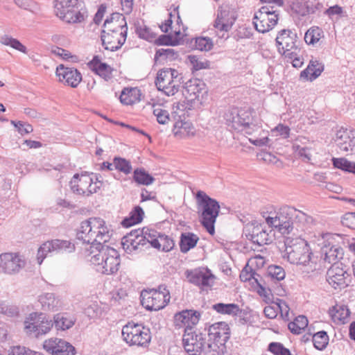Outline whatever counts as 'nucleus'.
<instances>
[{
  "mask_svg": "<svg viewBox=\"0 0 355 355\" xmlns=\"http://www.w3.org/2000/svg\"><path fill=\"white\" fill-rule=\"evenodd\" d=\"M178 55L173 49H159L155 53V59L156 61L168 62L176 59Z\"/></svg>",
  "mask_w": 355,
  "mask_h": 355,
  "instance_id": "nucleus-45",
  "label": "nucleus"
},
{
  "mask_svg": "<svg viewBox=\"0 0 355 355\" xmlns=\"http://www.w3.org/2000/svg\"><path fill=\"white\" fill-rule=\"evenodd\" d=\"M76 236L85 244V251L105 245L112 236V230L103 218L91 217L81 222Z\"/></svg>",
  "mask_w": 355,
  "mask_h": 355,
  "instance_id": "nucleus-2",
  "label": "nucleus"
},
{
  "mask_svg": "<svg viewBox=\"0 0 355 355\" xmlns=\"http://www.w3.org/2000/svg\"><path fill=\"white\" fill-rule=\"evenodd\" d=\"M187 60L192 69L198 71L203 69L209 67V62L202 58H199L197 55H190L187 58Z\"/></svg>",
  "mask_w": 355,
  "mask_h": 355,
  "instance_id": "nucleus-54",
  "label": "nucleus"
},
{
  "mask_svg": "<svg viewBox=\"0 0 355 355\" xmlns=\"http://www.w3.org/2000/svg\"><path fill=\"white\" fill-rule=\"evenodd\" d=\"M329 314L334 321L345 323L349 316L350 312L346 306L336 304L329 309Z\"/></svg>",
  "mask_w": 355,
  "mask_h": 355,
  "instance_id": "nucleus-38",
  "label": "nucleus"
},
{
  "mask_svg": "<svg viewBox=\"0 0 355 355\" xmlns=\"http://www.w3.org/2000/svg\"><path fill=\"white\" fill-rule=\"evenodd\" d=\"M279 14L273 7L262 6L255 12L253 17V24L255 29L261 33H266L272 30L277 24Z\"/></svg>",
  "mask_w": 355,
  "mask_h": 355,
  "instance_id": "nucleus-10",
  "label": "nucleus"
},
{
  "mask_svg": "<svg viewBox=\"0 0 355 355\" xmlns=\"http://www.w3.org/2000/svg\"><path fill=\"white\" fill-rule=\"evenodd\" d=\"M334 141L341 152H353L355 149V132L341 127L336 131Z\"/></svg>",
  "mask_w": 355,
  "mask_h": 355,
  "instance_id": "nucleus-19",
  "label": "nucleus"
},
{
  "mask_svg": "<svg viewBox=\"0 0 355 355\" xmlns=\"http://www.w3.org/2000/svg\"><path fill=\"white\" fill-rule=\"evenodd\" d=\"M9 355H43L41 352L31 350L25 347L14 346L9 352Z\"/></svg>",
  "mask_w": 355,
  "mask_h": 355,
  "instance_id": "nucleus-63",
  "label": "nucleus"
},
{
  "mask_svg": "<svg viewBox=\"0 0 355 355\" xmlns=\"http://www.w3.org/2000/svg\"><path fill=\"white\" fill-rule=\"evenodd\" d=\"M141 237L143 239L144 245L146 243H149L152 247L154 248V243L156 242L160 234L154 230L148 228H143L142 230H137Z\"/></svg>",
  "mask_w": 355,
  "mask_h": 355,
  "instance_id": "nucleus-46",
  "label": "nucleus"
},
{
  "mask_svg": "<svg viewBox=\"0 0 355 355\" xmlns=\"http://www.w3.org/2000/svg\"><path fill=\"white\" fill-rule=\"evenodd\" d=\"M140 91L137 88H124L120 96L123 104L132 105L139 101Z\"/></svg>",
  "mask_w": 355,
  "mask_h": 355,
  "instance_id": "nucleus-36",
  "label": "nucleus"
},
{
  "mask_svg": "<svg viewBox=\"0 0 355 355\" xmlns=\"http://www.w3.org/2000/svg\"><path fill=\"white\" fill-rule=\"evenodd\" d=\"M104 29L103 31L107 32H120L125 31L127 33L128 27L125 17L120 13L115 12L106 19L103 24Z\"/></svg>",
  "mask_w": 355,
  "mask_h": 355,
  "instance_id": "nucleus-28",
  "label": "nucleus"
},
{
  "mask_svg": "<svg viewBox=\"0 0 355 355\" xmlns=\"http://www.w3.org/2000/svg\"><path fill=\"white\" fill-rule=\"evenodd\" d=\"M322 37H324V32L322 28L318 26H313L306 32L304 41L307 44L315 45Z\"/></svg>",
  "mask_w": 355,
  "mask_h": 355,
  "instance_id": "nucleus-40",
  "label": "nucleus"
},
{
  "mask_svg": "<svg viewBox=\"0 0 355 355\" xmlns=\"http://www.w3.org/2000/svg\"><path fill=\"white\" fill-rule=\"evenodd\" d=\"M198 241V237L192 233L182 234L180 242V250L182 252L186 253L190 249L194 248Z\"/></svg>",
  "mask_w": 355,
  "mask_h": 355,
  "instance_id": "nucleus-39",
  "label": "nucleus"
},
{
  "mask_svg": "<svg viewBox=\"0 0 355 355\" xmlns=\"http://www.w3.org/2000/svg\"><path fill=\"white\" fill-rule=\"evenodd\" d=\"M141 304L148 310L159 311L164 308L170 301V293L164 285L158 289L143 291L141 293Z\"/></svg>",
  "mask_w": 355,
  "mask_h": 355,
  "instance_id": "nucleus-5",
  "label": "nucleus"
},
{
  "mask_svg": "<svg viewBox=\"0 0 355 355\" xmlns=\"http://www.w3.org/2000/svg\"><path fill=\"white\" fill-rule=\"evenodd\" d=\"M11 124H12L17 128L19 133L21 135L31 133L33 130V126L31 124L24 123L20 121H11Z\"/></svg>",
  "mask_w": 355,
  "mask_h": 355,
  "instance_id": "nucleus-64",
  "label": "nucleus"
},
{
  "mask_svg": "<svg viewBox=\"0 0 355 355\" xmlns=\"http://www.w3.org/2000/svg\"><path fill=\"white\" fill-rule=\"evenodd\" d=\"M123 340L130 345L146 347L150 342L149 329L134 322H128L122 329Z\"/></svg>",
  "mask_w": 355,
  "mask_h": 355,
  "instance_id": "nucleus-7",
  "label": "nucleus"
},
{
  "mask_svg": "<svg viewBox=\"0 0 355 355\" xmlns=\"http://www.w3.org/2000/svg\"><path fill=\"white\" fill-rule=\"evenodd\" d=\"M293 219L304 226L310 227L314 224V219L312 216L295 208Z\"/></svg>",
  "mask_w": 355,
  "mask_h": 355,
  "instance_id": "nucleus-56",
  "label": "nucleus"
},
{
  "mask_svg": "<svg viewBox=\"0 0 355 355\" xmlns=\"http://www.w3.org/2000/svg\"><path fill=\"white\" fill-rule=\"evenodd\" d=\"M239 109L232 108L225 114V119L227 125L238 131H242V123L239 121Z\"/></svg>",
  "mask_w": 355,
  "mask_h": 355,
  "instance_id": "nucleus-37",
  "label": "nucleus"
},
{
  "mask_svg": "<svg viewBox=\"0 0 355 355\" xmlns=\"http://www.w3.org/2000/svg\"><path fill=\"white\" fill-rule=\"evenodd\" d=\"M213 309L218 313L228 315H236L240 311L239 306L236 304L218 303L213 305Z\"/></svg>",
  "mask_w": 355,
  "mask_h": 355,
  "instance_id": "nucleus-47",
  "label": "nucleus"
},
{
  "mask_svg": "<svg viewBox=\"0 0 355 355\" xmlns=\"http://www.w3.org/2000/svg\"><path fill=\"white\" fill-rule=\"evenodd\" d=\"M185 275L188 281L197 286H209L214 283V276L205 268L187 270Z\"/></svg>",
  "mask_w": 355,
  "mask_h": 355,
  "instance_id": "nucleus-23",
  "label": "nucleus"
},
{
  "mask_svg": "<svg viewBox=\"0 0 355 355\" xmlns=\"http://www.w3.org/2000/svg\"><path fill=\"white\" fill-rule=\"evenodd\" d=\"M174 246L173 241L167 236L161 234L158 236L156 242L154 243V248L164 252H168Z\"/></svg>",
  "mask_w": 355,
  "mask_h": 355,
  "instance_id": "nucleus-49",
  "label": "nucleus"
},
{
  "mask_svg": "<svg viewBox=\"0 0 355 355\" xmlns=\"http://www.w3.org/2000/svg\"><path fill=\"white\" fill-rule=\"evenodd\" d=\"M54 324L58 330H66L70 329L75 322L73 318L61 313L56 314L54 318Z\"/></svg>",
  "mask_w": 355,
  "mask_h": 355,
  "instance_id": "nucleus-42",
  "label": "nucleus"
},
{
  "mask_svg": "<svg viewBox=\"0 0 355 355\" xmlns=\"http://www.w3.org/2000/svg\"><path fill=\"white\" fill-rule=\"evenodd\" d=\"M230 331L228 324L225 322L213 324L208 329V338L225 344L230 338Z\"/></svg>",
  "mask_w": 355,
  "mask_h": 355,
  "instance_id": "nucleus-25",
  "label": "nucleus"
},
{
  "mask_svg": "<svg viewBox=\"0 0 355 355\" xmlns=\"http://www.w3.org/2000/svg\"><path fill=\"white\" fill-rule=\"evenodd\" d=\"M143 239L140 236L138 230L132 231L130 234L122 239L123 249L128 254H132L139 249L140 245L144 246Z\"/></svg>",
  "mask_w": 355,
  "mask_h": 355,
  "instance_id": "nucleus-30",
  "label": "nucleus"
},
{
  "mask_svg": "<svg viewBox=\"0 0 355 355\" xmlns=\"http://www.w3.org/2000/svg\"><path fill=\"white\" fill-rule=\"evenodd\" d=\"M323 69V65L318 61L311 60L308 67L301 72L300 77L312 81L321 74Z\"/></svg>",
  "mask_w": 355,
  "mask_h": 355,
  "instance_id": "nucleus-34",
  "label": "nucleus"
},
{
  "mask_svg": "<svg viewBox=\"0 0 355 355\" xmlns=\"http://www.w3.org/2000/svg\"><path fill=\"white\" fill-rule=\"evenodd\" d=\"M185 351L190 355H197L202 352L205 338L201 333L197 334L192 328L184 329L182 338Z\"/></svg>",
  "mask_w": 355,
  "mask_h": 355,
  "instance_id": "nucleus-14",
  "label": "nucleus"
},
{
  "mask_svg": "<svg viewBox=\"0 0 355 355\" xmlns=\"http://www.w3.org/2000/svg\"><path fill=\"white\" fill-rule=\"evenodd\" d=\"M268 350L274 355H292L291 352L280 343H271L268 345Z\"/></svg>",
  "mask_w": 355,
  "mask_h": 355,
  "instance_id": "nucleus-60",
  "label": "nucleus"
},
{
  "mask_svg": "<svg viewBox=\"0 0 355 355\" xmlns=\"http://www.w3.org/2000/svg\"><path fill=\"white\" fill-rule=\"evenodd\" d=\"M153 113L157 119V121L160 124H166L170 121V116L168 112L164 109L161 105H153Z\"/></svg>",
  "mask_w": 355,
  "mask_h": 355,
  "instance_id": "nucleus-52",
  "label": "nucleus"
},
{
  "mask_svg": "<svg viewBox=\"0 0 355 355\" xmlns=\"http://www.w3.org/2000/svg\"><path fill=\"white\" fill-rule=\"evenodd\" d=\"M329 343V336L326 331H320L313 336V343L314 347L319 349H324Z\"/></svg>",
  "mask_w": 355,
  "mask_h": 355,
  "instance_id": "nucleus-53",
  "label": "nucleus"
},
{
  "mask_svg": "<svg viewBox=\"0 0 355 355\" xmlns=\"http://www.w3.org/2000/svg\"><path fill=\"white\" fill-rule=\"evenodd\" d=\"M55 15L67 23H80L84 20V15L80 12L78 5L73 9L57 11Z\"/></svg>",
  "mask_w": 355,
  "mask_h": 355,
  "instance_id": "nucleus-33",
  "label": "nucleus"
},
{
  "mask_svg": "<svg viewBox=\"0 0 355 355\" xmlns=\"http://www.w3.org/2000/svg\"><path fill=\"white\" fill-rule=\"evenodd\" d=\"M38 302L42 309L46 311H55L61 306L60 300L51 293H46L39 296Z\"/></svg>",
  "mask_w": 355,
  "mask_h": 355,
  "instance_id": "nucleus-31",
  "label": "nucleus"
},
{
  "mask_svg": "<svg viewBox=\"0 0 355 355\" xmlns=\"http://www.w3.org/2000/svg\"><path fill=\"white\" fill-rule=\"evenodd\" d=\"M244 232L249 240L259 245L268 244L270 240L266 226L257 222L247 224Z\"/></svg>",
  "mask_w": 355,
  "mask_h": 355,
  "instance_id": "nucleus-16",
  "label": "nucleus"
},
{
  "mask_svg": "<svg viewBox=\"0 0 355 355\" xmlns=\"http://www.w3.org/2000/svg\"><path fill=\"white\" fill-rule=\"evenodd\" d=\"M202 352L207 355H223L226 352V345L208 338L207 342L205 341Z\"/></svg>",
  "mask_w": 355,
  "mask_h": 355,
  "instance_id": "nucleus-35",
  "label": "nucleus"
},
{
  "mask_svg": "<svg viewBox=\"0 0 355 355\" xmlns=\"http://www.w3.org/2000/svg\"><path fill=\"white\" fill-rule=\"evenodd\" d=\"M144 212L143 209L137 206L130 213L129 217L125 218L121 222V224L125 227H129L135 224L139 223L144 216Z\"/></svg>",
  "mask_w": 355,
  "mask_h": 355,
  "instance_id": "nucleus-41",
  "label": "nucleus"
},
{
  "mask_svg": "<svg viewBox=\"0 0 355 355\" xmlns=\"http://www.w3.org/2000/svg\"><path fill=\"white\" fill-rule=\"evenodd\" d=\"M236 17L233 10L230 8L220 7L217 12L214 27L220 31H229L235 22Z\"/></svg>",
  "mask_w": 355,
  "mask_h": 355,
  "instance_id": "nucleus-21",
  "label": "nucleus"
},
{
  "mask_svg": "<svg viewBox=\"0 0 355 355\" xmlns=\"http://www.w3.org/2000/svg\"><path fill=\"white\" fill-rule=\"evenodd\" d=\"M314 1L308 0L306 2H296L293 4L292 9L301 16L313 13V6Z\"/></svg>",
  "mask_w": 355,
  "mask_h": 355,
  "instance_id": "nucleus-44",
  "label": "nucleus"
},
{
  "mask_svg": "<svg viewBox=\"0 0 355 355\" xmlns=\"http://www.w3.org/2000/svg\"><path fill=\"white\" fill-rule=\"evenodd\" d=\"M268 274L272 279L277 281L284 279L286 276V272L284 268L281 266L275 265H272L268 267Z\"/></svg>",
  "mask_w": 355,
  "mask_h": 355,
  "instance_id": "nucleus-59",
  "label": "nucleus"
},
{
  "mask_svg": "<svg viewBox=\"0 0 355 355\" xmlns=\"http://www.w3.org/2000/svg\"><path fill=\"white\" fill-rule=\"evenodd\" d=\"M178 71L171 68H166L159 71L155 81L156 86L159 91L167 96H173L180 88V78Z\"/></svg>",
  "mask_w": 355,
  "mask_h": 355,
  "instance_id": "nucleus-9",
  "label": "nucleus"
},
{
  "mask_svg": "<svg viewBox=\"0 0 355 355\" xmlns=\"http://www.w3.org/2000/svg\"><path fill=\"white\" fill-rule=\"evenodd\" d=\"M333 164L336 168L345 171L355 173V164L345 158H333Z\"/></svg>",
  "mask_w": 355,
  "mask_h": 355,
  "instance_id": "nucleus-55",
  "label": "nucleus"
},
{
  "mask_svg": "<svg viewBox=\"0 0 355 355\" xmlns=\"http://www.w3.org/2000/svg\"><path fill=\"white\" fill-rule=\"evenodd\" d=\"M43 348L52 355H75L76 349L69 343L58 338L46 340Z\"/></svg>",
  "mask_w": 355,
  "mask_h": 355,
  "instance_id": "nucleus-17",
  "label": "nucleus"
},
{
  "mask_svg": "<svg viewBox=\"0 0 355 355\" xmlns=\"http://www.w3.org/2000/svg\"><path fill=\"white\" fill-rule=\"evenodd\" d=\"M125 31H102L101 40L105 49L112 51H116L124 44L126 40Z\"/></svg>",
  "mask_w": 355,
  "mask_h": 355,
  "instance_id": "nucleus-24",
  "label": "nucleus"
},
{
  "mask_svg": "<svg viewBox=\"0 0 355 355\" xmlns=\"http://www.w3.org/2000/svg\"><path fill=\"white\" fill-rule=\"evenodd\" d=\"M26 261L16 253H3L0 254V273L15 274L25 266Z\"/></svg>",
  "mask_w": 355,
  "mask_h": 355,
  "instance_id": "nucleus-15",
  "label": "nucleus"
},
{
  "mask_svg": "<svg viewBox=\"0 0 355 355\" xmlns=\"http://www.w3.org/2000/svg\"><path fill=\"white\" fill-rule=\"evenodd\" d=\"M294 212L295 208L293 207H282L275 216H268L266 220L269 226L275 227L284 236H289L293 229L292 221Z\"/></svg>",
  "mask_w": 355,
  "mask_h": 355,
  "instance_id": "nucleus-8",
  "label": "nucleus"
},
{
  "mask_svg": "<svg viewBox=\"0 0 355 355\" xmlns=\"http://www.w3.org/2000/svg\"><path fill=\"white\" fill-rule=\"evenodd\" d=\"M93 62L94 69L98 75L105 80L111 78L112 69L108 64L101 62H96L95 60Z\"/></svg>",
  "mask_w": 355,
  "mask_h": 355,
  "instance_id": "nucleus-51",
  "label": "nucleus"
},
{
  "mask_svg": "<svg viewBox=\"0 0 355 355\" xmlns=\"http://www.w3.org/2000/svg\"><path fill=\"white\" fill-rule=\"evenodd\" d=\"M182 93L189 101H202L207 94L206 85L199 79H191L186 83Z\"/></svg>",
  "mask_w": 355,
  "mask_h": 355,
  "instance_id": "nucleus-20",
  "label": "nucleus"
},
{
  "mask_svg": "<svg viewBox=\"0 0 355 355\" xmlns=\"http://www.w3.org/2000/svg\"><path fill=\"white\" fill-rule=\"evenodd\" d=\"M0 42L3 45L10 46L12 48L24 53H27L26 47L24 45H23L18 40L7 35H4L1 37Z\"/></svg>",
  "mask_w": 355,
  "mask_h": 355,
  "instance_id": "nucleus-50",
  "label": "nucleus"
},
{
  "mask_svg": "<svg viewBox=\"0 0 355 355\" xmlns=\"http://www.w3.org/2000/svg\"><path fill=\"white\" fill-rule=\"evenodd\" d=\"M278 52L284 58H292L301 51L300 40L295 32L290 29L280 31L275 39Z\"/></svg>",
  "mask_w": 355,
  "mask_h": 355,
  "instance_id": "nucleus-6",
  "label": "nucleus"
},
{
  "mask_svg": "<svg viewBox=\"0 0 355 355\" xmlns=\"http://www.w3.org/2000/svg\"><path fill=\"white\" fill-rule=\"evenodd\" d=\"M0 313L9 317H14L18 315L19 308L4 301H0Z\"/></svg>",
  "mask_w": 355,
  "mask_h": 355,
  "instance_id": "nucleus-57",
  "label": "nucleus"
},
{
  "mask_svg": "<svg viewBox=\"0 0 355 355\" xmlns=\"http://www.w3.org/2000/svg\"><path fill=\"white\" fill-rule=\"evenodd\" d=\"M348 274L342 267V263H333L327 272L326 279L334 289H342L347 286L346 279Z\"/></svg>",
  "mask_w": 355,
  "mask_h": 355,
  "instance_id": "nucleus-18",
  "label": "nucleus"
},
{
  "mask_svg": "<svg viewBox=\"0 0 355 355\" xmlns=\"http://www.w3.org/2000/svg\"><path fill=\"white\" fill-rule=\"evenodd\" d=\"M78 5V0H56L55 12L64 11V10L73 9Z\"/></svg>",
  "mask_w": 355,
  "mask_h": 355,
  "instance_id": "nucleus-58",
  "label": "nucleus"
},
{
  "mask_svg": "<svg viewBox=\"0 0 355 355\" xmlns=\"http://www.w3.org/2000/svg\"><path fill=\"white\" fill-rule=\"evenodd\" d=\"M37 315V313H32L29 314L26 320L24 322V329L26 332L30 335H33L35 337L45 335L50 331L53 326L51 320H45L41 316Z\"/></svg>",
  "mask_w": 355,
  "mask_h": 355,
  "instance_id": "nucleus-12",
  "label": "nucleus"
},
{
  "mask_svg": "<svg viewBox=\"0 0 355 355\" xmlns=\"http://www.w3.org/2000/svg\"><path fill=\"white\" fill-rule=\"evenodd\" d=\"M200 313L194 310H184L175 315V323L177 326L184 327V329L192 328L198 324Z\"/></svg>",
  "mask_w": 355,
  "mask_h": 355,
  "instance_id": "nucleus-26",
  "label": "nucleus"
},
{
  "mask_svg": "<svg viewBox=\"0 0 355 355\" xmlns=\"http://www.w3.org/2000/svg\"><path fill=\"white\" fill-rule=\"evenodd\" d=\"M56 76L59 81L64 83L71 87H76L82 80L81 73L75 68L65 67L60 64L56 68Z\"/></svg>",
  "mask_w": 355,
  "mask_h": 355,
  "instance_id": "nucleus-22",
  "label": "nucleus"
},
{
  "mask_svg": "<svg viewBox=\"0 0 355 355\" xmlns=\"http://www.w3.org/2000/svg\"><path fill=\"white\" fill-rule=\"evenodd\" d=\"M85 257L94 266L95 270L103 275H112L119 270L120 255L108 245L94 249H85Z\"/></svg>",
  "mask_w": 355,
  "mask_h": 355,
  "instance_id": "nucleus-3",
  "label": "nucleus"
},
{
  "mask_svg": "<svg viewBox=\"0 0 355 355\" xmlns=\"http://www.w3.org/2000/svg\"><path fill=\"white\" fill-rule=\"evenodd\" d=\"M198 212L202 226L211 235L215 232L214 224L220 211V205L215 199L202 191L196 193Z\"/></svg>",
  "mask_w": 355,
  "mask_h": 355,
  "instance_id": "nucleus-4",
  "label": "nucleus"
},
{
  "mask_svg": "<svg viewBox=\"0 0 355 355\" xmlns=\"http://www.w3.org/2000/svg\"><path fill=\"white\" fill-rule=\"evenodd\" d=\"M213 42L209 37H198L196 40V47L201 51H209L213 47Z\"/></svg>",
  "mask_w": 355,
  "mask_h": 355,
  "instance_id": "nucleus-62",
  "label": "nucleus"
},
{
  "mask_svg": "<svg viewBox=\"0 0 355 355\" xmlns=\"http://www.w3.org/2000/svg\"><path fill=\"white\" fill-rule=\"evenodd\" d=\"M114 165L116 169L123 172L125 174H129L132 171L130 163L128 160L123 158H114Z\"/></svg>",
  "mask_w": 355,
  "mask_h": 355,
  "instance_id": "nucleus-61",
  "label": "nucleus"
},
{
  "mask_svg": "<svg viewBox=\"0 0 355 355\" xmlns=\"http://www.w3.org/2000/svg\"><path fill=\"white\" fill-rule=\"evenodd\" d=\"M284 257L293 264L302 266L304 273L314 276L318 273L320 266L312 257V252L307 242L300 237L285 236Z\"/></svg>",
  "mask_w": 355,
  "mask_h": 355,
  "instance_id": "nucleus-1",
  "label": "nucleus"
},
{
  "mask_svg": "<svg viewBox=\"0 0 355 355\" xmlns=\"http://www.w3.org/2000/svg\"><path fill=\"white\" fill-rule=\"evenodd\" d=\"M322 254L324 256L323 259L329 263H338V261L341 259L344 254L343 249L338 245H325L322 249Z\"/></svg>",
  "mask_w": 355,
  "mask_h": 355,
  "instance_id": "nucleus-32",
  "label": "nucleus"
},
{
  "mask_svg": "<svg viewBox=\"0 0 355 355\" xmlns=\"http://www.w3.org/2000/svg\"><path fill=\"white\" fill-rule=\"evenodd\" d=\"M133 178L137 184L146 186L153 184L155 181V178L143 168L135 169Z\"/></svg>",
  "mask_w": 355,
  "mask_h": 355,
  "instance_id": "nucleus-43",
  "label": "nucleus"
},
{
  "mask_svg": "<svg viewBox=\"0 0 355 355\" xmlns=\"http://www.w3.org/2000/svg\"><path fill=\"white\" fill-rule=\"evenodd\" d=\"M173 133L178 139H187L193 137L196 130L191 122L178 120L174 123Z\"/></svg>",
  "mask_w": 355,
  "mask_h": 355,
  "instance_id": "nucleus-29",
  "label": "nucleus"
},
{
  "mask_svg": "<svg viewBox=\"0 0 355 355\" xmlns=\"http://www.w3.org/2000/svg\"><path fill=\"white\" fill-rule=\"evenodd\" d=\"M239 121L242 123V131L250 135L257 131L261 126V121L259 119H254L252 112L250 110H239Z\"/></svg>",
  "mask_w": 355,
  "mask_h": 355,
  "instance_id": "nucleus-27",
  "label": "nucleus"
},
{
  "mask_svg": "<svg viewBox=\"0 0 355 355\" xmlns=\"http://www.w3.org/2000/svg\"><path fill=\"white\" fill-rule=\"evenodd\" d=\"M75 250L74 244L67 240L53 239L43 243L37 250V261L42 264L49 254L71 253Z\"/></svg>",
  "mask_w": 355,
  "mask_h": 355,
  "instance_id": "nucleus-11",
  "label": "nucleus"
},
{
  "mask_svg": "<svg viewBox=\"0 0 355 355\" xmlns=\"http://www.w3.org/2000/svg\"><path fill=\"white\" fill-rule=\"evenodd\" d=\"M308 325V320L304 315H299L295 320L288 324L290 331L295 334H300L301 331L304 329Z\"/></svg>",
  "mask_w": 355,
  "mask_h": 355,
  "instance_id": "nucleus-48",
  "label": "nucleus"
},
{
  "mask_svg": "<svg viewBox=\"0 0 355 355\" xmlns=\"http://www.w3.org/2000/svg\"><path fill=\"white\" fill-rule=\"evenodd\" d=\"M70 187L74 193L85 196L96 193L100 188L99 185L94 183V178L86 173L75 174L70 181Z\"/></svg>",
  "mask_w": 355,
  "mask_h": 355,
  "instance_id": "nucleus-13",
  "label": "nucleus"
}]
</instances>
